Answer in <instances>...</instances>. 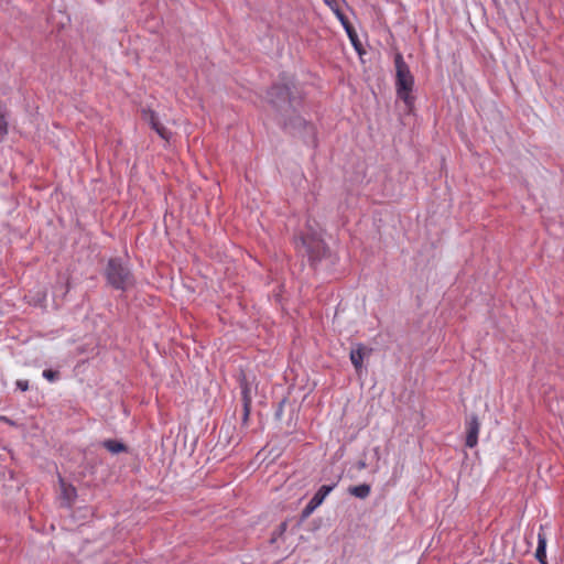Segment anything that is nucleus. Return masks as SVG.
<instances>
[{
	"instance_id": "14",
	"label": "nucleus",
	"mask_w": 564,
	"mask_h": 564,
	"mask_svg": "<svg viewBox=\"0 0 564 564\" xmlns=\"http://www.w3.org/2000/svg\"><path fill=\"white\" fill-rule=\"evenodd\" d=\"M346 32L348 34V37L352 44V46L355 47V50L358 52V54H362L364 53V48H362V44L361 42L359 41L358 39V35L354 29V26H347L346 25Z\"/></svg>"
},
{
	"instance_id": "3",
	"label": "nucleus",
	"mask_w": 564,
	"mask_h": 564,
	"mask_svg": "<svg viewBox=\"0 0 564 564\" xmlns=\"http://www.w3.org/2000/svg\"><path fill=\"white\" fill-rule=\"evenodd\" d=\"M107 284L115 290L127 291L134 285L130 268L119 257L110 258L104 270Z\"/></svg>"
},
{
	"instance_id": "6",
	"label": "nucleus",
	"mask_w": 564,
	"mask_h": 564,
	"mask_svg": "<svg viewBox=\"0 0 564 564\" xmlns=\"http://www.w3.org/2000/svg\"><path fill=\"white\" fill-rule=\"evenodd\" d=\"M239 386L241 389L242 405H251L253 394L257 392V384L254 379L249 380L247 375L241 371L239 375Z\"/></svg>"
},
{
	"instance_id": "1",
	"label": "nucleus",
	"mask_w": 564,
	"mask_h": 564,
	"mask_svg": "<svg viewBox=\"0 0 564 564\" xmlns=\"http://www.w3.org/2000/svg\"><path fill=\"white\" fill-rule=\"evenodd\" d=\"M267 100L274 111V120L284 132L299 135L306 144L316 147L315 127L301 116L305 95L292 77L280 76L267 90Z\"/></svg>"
},
{
	"instance_id": "22",
	"label": "nucleus",
	"mask_w": 564,
	"mask_h": 564,
	"mask_svg": "<svg viewBox=\"0 0 564 564\" xmlns=\"http://www.w3.org/2000/svg\"><path fill=\"white\" fill-rule=\"evenodd\" d=\"M343 24V26L346 29V25L347 26H352L351 23L348 21L347 17H345V19L343 20H339Z\"/></svg>"
},
{
	"instance_id": "19",
	"label": "nucleus",
	"mask_w": 564,
	"mask_h": 564,
	"mask_svg": "<svg viewBox=\"0 0 564 564\" xmlns=\"http://www.w3.org/2000/svg\"><path fill=\"white\" fill-rule=\"evenodd\" d=\"M15 384H17V388L23 392L29 390V381L28 380H18Z\"/></svg>"
},
{
	"instance_id": "17",
	"label": "nucleus",
	"mask_w": 564,
	"mask_h": 564,
	"mask_svg": "<svg viewBox=\"0 0 564 564\" xmlns=\"http://www.w3.org/2000/svg\"><path fill=\"white\" fill-rule=\"evenodd\" d=\"M43 377L48 381H55L56 379L59 378V372L52 369H45L43 371Z\"/></svg>"
},
{
	"instance_id": "5",
	"label": "nucleus",
	"mask_w": 564,
	"mask_h": 564,
	"mask_svg": "<svg viewBox=\"0 0 564 564\" xmlns=\"http://www.w3.org/2000/svg\"><path fill=\"white\" fill-rule=\"evenodd\" d=\"M335 486L336 484L321 486L318 490L315 492V495L312 497V499L308 501V503L302 510L301 520H305L306 518H308L312 514V512L323 503L324 499L335 488Z\"/></svg>"
},
{
	"instance_id": "4",
	"label": "nucleus",
	"mask_w": 564,
	"mask_h": 564,
	"mask_svg": "<svg viewBox=\"0 0 564 564\" xmlns=\"http://www.w3.org/2000/svg\"><path fill=\"white\" fill-rule=\"evenodd\" d=\"M395 65V90L397 96L404 101L408 108H412L414 104V97L412 90L414 86V77L410 72L408 64L404 62L401 53H397L394 56Z\"/></svg>"
},
{
	"instance_id": "23",
	"label": "nucleus",
	"mask_w": 564,
	"mask_h": 564,
	"mask_svg": "<svg viewBox=\"0 0 564 564\" xmlns=\"http://www.w3.org/2000/svg\"><path fill=\"white\" fill-rule=\"evenodd\" d=\"M335 13H336V15H337V18H338L339 20H343V19H345V17H346V15H345L340 10H338V9H337V10H335Z\"/></svg>"
},
{
	"instance_id": "13",
	"label": "nucleus",
	"mask_w": 564,
	"mask_h": 564,
	"mask_svg": "<svg viewBox=\"0 0 564 564\" xmlns=\"http://www.w3.org/2000/svg\"><path fill=\"white\" fill-rule=\"evenodd\" d=\"M348 492L356 498L366 499L371 492V487L368 484H360L349 487Z\"/></svg>"
},
{
	"instance_id": "16",
	"label": "nucleus",
	"mask_w": 564,
	"mask_h": 564,
	"mask_svg": "<svg viewBox=\"0 0 564 564\" xmlns=\"http://www.w3.org/2000/svg\"><path fill=\"white\" fill-rule=\"evenodd\" d=\"M251 412V405H242L241 426L247 427L249 423V416Z\"/></svg>"
},
{
	"instance_id": "11",
	"label": "nucleus",
	"mask_w": 564,
	"mask_h": 564,
	"mask_svg": "<svg viewBox=\"0 0 564 564\" xmlns=\"http://www.w3.org/2000/svg\"><path fill=\"white\" fill-rule=\"evenodd\" d=\"M59 486L62 490V498L66 501L67 507H70L77 498L76 488L70 484H67L63 478H59Z\"/></svg>"
},
{
	"instance_id": "12",
	"label": "nucleus",
	"mask_w": 564,
	"mask_h": 564,
	"mask_svg": "<svg viewBox=\"0 0 564 564\" xmlns=\"http://www.w3.org/2000/svg\"><path fill=\"white\" fill-rule=\"evenodd\" d=\"M101 445H102V447H105L107 451H109L112 454L128 452V446L124 443L117 441V440H111V438L105 440L101 443Z\"/></svg>"
},
{
	"instance_id": "2",
	"label": "nucleus",
	"mask_w": 564,
	"mask_h": 564,
	"mask_svg": "<svg viewBox=\"0 0 564 564\" xmlns=\"http://www.w3.org/2000/svg\"><path fill=\"white\" fill-rule=\"evenodd\" d=\"M294 245L300 254L307 257L313 268L328 257L329 249L324 240L315 232H302L294 238Z\"/></svg>"
},
{
	"instance_id": "8",
	"label": "nucleus",
	"mask_w": 564,
	"mask_h": 564,
	"mask_svg": "<svg viewBox=\"0 0 564 564\" xmlns=\"http://www.w3.org/2000/svg\"><path fill=\"white\" fill-rule=\"evenodd\" d=\"M372 348H368L361 343L356 344L355 348L350 350L349 358L357 375L361 373L364 358L370 356Z\"/></svg>"
},
{
	"instance_id": "18",
	"label": "nucleus",
	"mask_w": 564,
	"mask_h": 564,
	"mask_svg": "<svg viewBox=\"0 0 564 564\" xmlns=\"http://www.w3.org/2000/svg\"><path fill=\"white\" fill-rule=\"evenodd\" d=\"M8 133V122L6 120L4 113L0 110V135H6Z\"/></svg>"
},
{
	"instance_id": "7",
	"label": "nucleus",
	"mask_w": 564,
	"mask_h": 564,
	"mask_svg": "<svg viewBox=\"0 0 564 564\" xmlns=\"http://www.w3.org/2000/svg\"><path fill=\"white\" fill-rule=\"evenodd\" d=\"M480 429V423L478 416L476 414H471L466 420V441L465 445L469 448H473L477 445L478 442V433Z\"/></svg>"
},
{
	"instance_id": "21",
	"label": "nucleus",
	"mask_w": 564,
	"mask_h": 564,
	"mask_svg": "<svg viewBox=\"0 0 564 564\" xmlns=\"http://www.w3.org/2000/svg\"><path fill=\"white\" fill-rule=\"evenodd\" d=\"M531 538H532V533H531L529 536H527V535L524 536V542H525V544H527V549H525V551H524L525 553H528V552H529V549H530V546H531V542H530V540H529V539H531Z\"/></svg>"
},
{
	"instance_id": "20",
	"label": "nucleus",
	"mask_w": 564,
	"mask_h": 564,
	"mask_svg": "<svg viewBox=\"0 0 564 564\" xmlns=\"http://www.w3.org/2000/svg\"><path fill=\"white\" fill-rule=\"evenodd\" d=\"M356 468L358 470H362V469L367 468V463L364 459H360L356 463Z\"/></svg>"
},
{
	"instance_id": "10",
	"label": "nucleus",
	"mask_w": 564,
	"mask_h": 564,
	"mask_svg": "<svg viewBox=\"0 0 564 564\" xmlns=\"http://www.w3.org/2000/svg\"><path fill=\"white\" fill-rule=\"evenodd\" d=\"M534 556L540 564H547V561H546V536L543 532V525L540 527V532L538 534V547H536Z\"/></svg>"
},
{
	"instance_id": "9",
	"label": "nucleus",
	"mask_w": 564,
	"mask_h": 564,
	"mask_svg": "<svg viewBox=\"0 0 564 564\" xmlns=\"http://www.w3.org/2000/svg\"><path fill=\"white\" fill-rule=\"evenodd\" d=\"M143 119L148 121L150 127L164 140L170 139V131L160 122L156 112L152 109L142 110Z\"/></svg>"
},
{
	"instance_id": "15",
	"label": "nucleus",
	"mask_w": 564,
	"mask_h": 564,
	"mask_svg": "<svg viewBox=\"0 0 564 564\" xmlns=\"http://www.w3.org/2000/svg\"><path fill=\"white\" fill-rule=\"evenodd\" d=\"M288 529V523L285 521L281 522L278 528L273 531L272 533V538H271V543H274L275 540L279 538V536H282L284 534V532L286 531Z\"/></svg>"
}]
</instances>
